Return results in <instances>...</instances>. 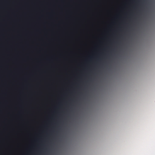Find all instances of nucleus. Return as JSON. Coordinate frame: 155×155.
Returning a JSON list of instances; mask_svg holds the SVG:
<instances>
[{"instance_id": "obj_1", "label": "nucleus", "mask_w": 155, "mask_h": 155, "mask_svg": "<svg viewBox=\"0 0 155 155\" xmlns=\"http://www.w3.org/2000/svg\"><path fill=\"white\" fill-rule=\"evenodd\" d=\"M46 147L45 148H44V150H45V152H48V146H46Z\"/></svg>"}, {"instance_id": "obj_2", "label": "nucleus", "mask_w": 155, "mask_h": 155, "mask_svg": "<svg viewBox=\"0 0 155 155\" xmlns=\"http://www.w3.org/2000/svg\"><path fill=\"white\" fill-rule=\"evenodd\" d=\"M48 140V138H47V139H46V141H47V140Z\"/></svg>"}]
</instances>
